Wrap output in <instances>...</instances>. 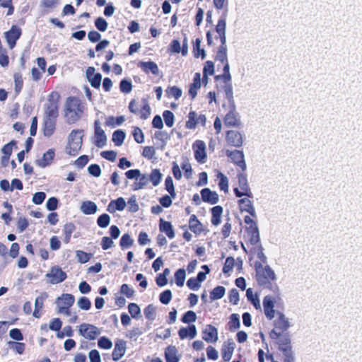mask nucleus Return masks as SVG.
Returning a JSON list of instances; mask_svg holds the SVG:
<instances>
[{"mask_svg":"<svg viewBox=\"0 0 362 362\" xmlns=\"http://www.w3.org/2000/svg\"><path fill=\"white\" fill-rule=\"evenodd\" d=\"M78 332L81 336L88 340L95 339L101 333L98 327L88 323H82L78 327Z\"/></svg>","mask_w":362,"mask_h":362,"instance_id":"obj_7","label":"nucleus"},{"mask_svg":"<svg viewBox=\"0 0 362 362\" xmlns=\"http://www.w3.org/2000/svg\"><path fill=\"white\" fill-rule=\"evenodd\" d=\"M217 178L219 180L218 186L221 190H223L224 192H228V177L223 174L221 172H218L217 175Z\"/></svg>","mask_w":362,"mask_h":362,"instance_id":"obj_41","label":"nucleus"},{"mask_svg":"<svg viewBox=\"0 0 362 362\" xmlns=\"http://www.w3.org/2000/svg\"><path fill=\"white\" fill-rule=\"evenodd\" d=\"M250 252L259 259L257 262H260L263 265L267 263V258L263 252V248L259 243L252 245L250 248Z\"/></svg>","mask_w":362,"mask_h":362,"instance_id":"obj_25","label":"nucleus"},{"mask_svg":"<svg viewBox=\"0 0 362 362\" xmlns=\"http://www.w3.org/2000/svg\"><path fill=\"white\" fill-rule=\"evenodd\" d=\"M74 301L75 298L73 295L69 293L62 294L56 300L58 311L61 310L62 308H70L74 305Z\"/></svg>","mask_w":362,"mask_h":362,"instance_id":"obj_16","label":"nucleus"},{"mask_svg":"<svg viewBox=\"0 0 362 362\" xmlns=\"http://www.w3.org/2000/svg\"><path fill=\"white\" fill-rule=\"evenodd\" d=\"M171 299L172 292L170 290H165L163 292H162L159 296L160 301L164 305L168 304Z\"/></svg>","mask_w":362,"mask_h":362,"instance_id":"obj_59","label":"nucleus"},{"mask_svg":"<svg viewBox=\"0 0 362 362\" xmlns=\"http://www.w3.org/2000/svg\"><path fill=\"white\" fill-rule=\"evenodd\" d=\"M163 175L158 169H153L151 174L148 175L149 181H151L153 186H157L160 182Z\"/></svg>","mask_w":362,"mask_h":362,"instance_id":"obj_42","label":"nucleus"},{"mask_svg":"<svg viewBox=\"0 0 362 362\" xmlns=\"http://www.w3.org/2000/svg\"><path fill=\"white\" fill-rule=\"evenodd\" d=\"M21 30L16 25H13L8 31L4 33L10 49H13L15 47L16 42L21 37Z\"/></svg>","mask_w":362,"mask_h":362,"instance_id":"obj_13","label":"nucleus"},{"mask_svg":"<svg viewBox=\"0 0 362 362\" xmlns=\"http://www.w3.org/2000/svg\"><path fill=\"white\" fill-rule=\"evenodd\" d=\"M134 240L128 233L124 234L120 239V246L122 248H127L132 245Z\"/></svg>","mask_w":362,"mask_h":362,"instance_id":"obj_62","label":"nucleus"},{"mask_svg":"<svg viewBox=\"0 0 362 362\" xmlns=\"http://www.w3.org/2000/svg\"><path fill=\"white\" fill-rule=\"evenodd\" d=\"M239 198L240 199L238 201V205L240 211L241 212H247L251 216L257 218L255 209L253 205V202L252 200L253 197L243 196V197Z\"/></svg>","mask_w":362,"mask_h":362,"instance_id":"obj_9","label":"nucleus"},{"mask_svg":"<svg viewBox=\"0 0 362 362\" xmlns=\"http://www.w3.org/2000/svg\"><path fill=\"white\" fill-rule=\"evenodd\" d=\"M165 189L169 192L173 198L176 197V194L174 189L173 182L171 177L168 176L165 181Z\"/></svg>","mask_w":362,"mask_h":362,"instance_id":"obj_55","label":"nucleus"},{"mask_svg":"<svg viewBox=\"0 0 362 362\" xmlns=\"http://www.w3.org/2000/svg\"><path fill=\"white\" fill-rule=\"evenodd\" d=\"M16 144L15 141H11L8 144H6L1 148V152L4 154L2 159L3 160H8L9 159L10 156L12 153L13 146Z\"/></svg>","mask_w":362,"mask_h":362,"instance_id":"obj_44","label":"nucleus"},{"mask_svg":"<svg viewBox=\"0 0 362 362\" xmlns=\"http://www.w3.org/2000/svg\"><path fill=\"white\" fill-rule=\"evenodd\" d=\"M226 140L228 145L233 147H240L243 144V134L236 130L228 131L226 136Z\"/></svg>","mask_w":362,"mask_h":362,"instance_id":"obj_11","label":"nucleus"},{"mask_svg":"<svg viewBox=\"0 0 362 362\" xmlns=\"http://www.w3.org/2000/svg\"><path fill=\"white\" fill-rule=\"evenodd\" d=\"M75 230V226L71 223H69L64 225V242L66 243H69L71 234Z\"/></svg>","mask_w":362,"mask_h":362,"instance_id":"obj_45","label":"nucleus"},{"mask_svg":"<svg viewBox=\"0 0 362 362\" xmlns=\"http://www.w3.org/2000/svg\"><path fill=\"white\" fill-rule=\"evenodd\" d=\"M166 362H178L177 349L175 346H168L165 352Z\"/></svg>","mask_w":362,"mask_h":362,"instance_id":"obj_39","label":"nucleus"},{"mask_svg":"<svg viewBox=\"0 0 362 362\" xmlns=\"http://www.w3.org/2000/svg\"><path fill=\"white\" fill-rule=\"evenodd\" d=\"M224 125L228 127H238L241 124L239 113L233 108L225 116L223 119Z\"/></svg>","mask_w":362,"mask_h":362,"instance_id":"obj_12","label":"nucleus"},{"mask_svg":"<svg viewBox=\"0 0 362 362\" xmlns=\"http://www.w3.org/2000/svg\"><path fill=\"white\" fill-rule=\"evenodd\" d=\"M216 59L223 64V74L217 76V79H222L225 82L231 81V75L230 73V66L228 60L227 47L219 46L216 53Z\"/></svg>","mask_w":362,"mask_h":362,"instance_id":"obj_4","label":"nucleus"},{"mask_svg":"<svg viewBox=\"0 0 362 362\" xmlns=\"http://www.w3.org/2000/svg\"><path fill=\"white\" fill-rule=\"evenodd\" d=\"M124 138L125 134L122 130H117L112 134V141L117 146H119L122 144Z\"/></svg>","mask_w":362,"mask_h":362,"instance_id":"obj_46","label":"nucleus"},{"mask_svg":"<svg viewBox=\"0 0 362 362\" xmlns=\"http://www.w3.org/2000/svg\"><path fill=\"white\" fill-rule=\"evenodd\" d=\"M127 206V203L124 198L119 197L116 200L110 202L107 206V210L110 213H114L116 210L122 211Z\"/></svg>","mask_w":362,"mask_h":362,"instance_id":"obj_28","label":"nucleus"},{"mask_svg":"<svg viewBox=\"0 0 362 362\" xmlns=\"http://www.w3.org/2000/svg\"><path fill=\"white\" fill-rule=\"evenodd\" d=\"M149 182L148 175L147 174H141L138 180L132 185V189L134 191L144 188Z\"/></svg>","mask_w":362,"mask_h":362,"instance_id":"obj_36","label":"nucleus"},{"mask_svg":"<svg viewBox=\"0 0 362 362\" xmlns=\"http://www.w3.org/2000/svg\"><path fill=\"white\" fill-rule=\"evenodd\" d=\"M194 157L201 163H204L206 159V145L202 141H197L194 145Z\"/></svg>","mask_w":362,"mask_h":362,"instance_id":"obj_15","label":"nucleus"},{"mask_svg":"<svg viewBox=\"0 0 362 362\" xmlns=\"http://www.w3.org/2000/svg\"><path fill=\"white\" fill-rule=\"evenodd\" d=\"M238 186L233 189L234 194L237 197H243V196L253 197V193L245 175L242 173L238 175Z\"/></svg>","mask_w":362,"mask_h":362,"instance_id":"obj_6","label":"nucleus"},{"mask_svg":"<svg viewBox=\"0 0 362 362\" xmlns=\"http://www.w3.org/2000/svg\"><path fill=\"white\" fill-rule=\"evenodd\" d=\"M185 276V270L184 269H180L175 272V278L177 286L182 287L184 285Z\"/></svg>","mask_w":362,"mask_h":362,"instance_id":"obj_47","label":"nucleus"},{"mask_svg":"<svg viewBox=\"0 0 362 362\" xmlns=\"http://www.w3.org/2000/svg\"><path fill=\"white\" fill-rule=\"evenodd\" d=\"M81 211L86 215L94 214L98 210L97 205L91 201H84L82 202Z\"/></svg>","mask_w":362,"mask_h":362,"instance_id":"obj_30","label":"nucleus"},{"mask_svg":"<svg viewBox=\"0 0 362 362\" xmlns=\"http://www.w3.org/2000/svg\"><path fill=\"white\" fill-rule=\"evenodd\" d=\"M200 44L201 40L199 39H197L194 45V57H199L201 55L202 58L204 59L206 57V54L204 50L201 49Z\"/></svg>","mask_w":362,"mask_h":362,"instance_id":"obj_60","label":"nucleus"},{"mask_svg":"<svg viewBox=\"0 0 362 362\" xmlns=\"http://www.w3.org/2000/svg\"><path fill=\"white\" fill-rule=\"evenodd\" d=\"M226 293V289L223 286H218L214 288L211 293H210V298L212 300H218L223 297Z\"/></svg>","mask_w":362,"mask_h":362,"instance_id":"obj_43","label":"nucleus"},{"mask_svg":"<svg viewBox=\"0 0 362 362\" xmlns=\"http://www.w3.org/2000/svg\"><path fill=\"white\" fill-rule=\"evenodd\" d=\"M144 315L146 318L150 320H153L156 318V307L153 305H148L145 309H144Z\"/></svg>","mask_w":362,"mask_h":362,"instance_id":"obj_56","label":"nucleus"},{"mask_svg":"<svg viewBox=\"0 0 362 362\" xmlns=\"http://www.w3.org/2000/svg\"><path fill=\"white\" fill-rule=\"evenodd\" d=\"M163 117L165 124L169 127H172L174 124L173 113L170 110H165L163 113Z\"/></svg>","mask_w":362,"mask_h":362,"instance_id":"obj_57","label":"nucleus"},{"mask_svg":"<svg viewBox=\"0 0 362 362\" xmlns=\"http://www.w3.org/2000/svg\"><path fill=\"white\" fill-rule=\"evenodd\" d=\"M56 119L45 118L44 119V134L46 136H50L54 132Z\"/></svg>","mask_w":362,"mask_h":362,"instance_id":"obj_34","label":"nucleus"},{"mask_svg":"<svg viewBox=\"0 0 362 362\" xmlns=\"http://www.w3.org/2000/svg\"><path fill=\"white\" fill-rule=\"evenodd\" d=\"M274 325L276 329L284 332L291 327V323L289 319L284 314L277 312L276 317L274 321Z\"/></svg>","mask_w":362,"mask_h":362,"instance_id":"obj_14","label":"nucleus"},{"mask_svg":"<svg viewBox=\"0 0 362 362\" xmlns=\"http://www.w3.org/2000/svg\"><path fill=\"white\" fill-rule=\"evenodd\" d=\"M197 320V315L194 311L189 310L183 315L182 321L184 323L194 322Z\"/></svg>","mask_w":362,"mask_h":362,"instance_id":"obj_61","label":"nucleus"},{"mask_svg":"<svg viewBox=\"0 0 362 362\" xmlns=\"http://www.w3.org/2000/svg\"><path fill=\"white\" fill-rule=\"evenodd\" d=\"M129 313L133 318L139 319L141 317L140 308L136 303H130L128 305Z\"/></svg>","mask_w":362,"mask_h":362,"instance_id":"obj_50","label":"nucleus"},{"mask_svg":"<svg viewBox=\"0 0 362 362\" xmlns=\"http://www.w3.org/2000/svg\"><path fill=\"white\" fill-rule=\"evenodd\" d=\"M59 95L57 93H52L48 98L45 107V118L57 119L58 117Z\"/></svg>","mask_w":362,"mask_h":362,"instance_id":"obj_5","label":"nucleus"},{"mask_svg":"<svg viewBox=\"0 0 362 362\" xmlns=\"http://www.w3.org/2000/svg\"><path fill=\"white\" fill-rule=\"evenodd\" d=\"M279 349L284 353V356L289 358L292 355L291 340L286 336H283L277 341Z\"/></svg>","mask_w":362,"mask_h":362,"instance_id":"obj_22","label":"nucleus"},{"mask_svg":"<svg viewBox=\"0 0 362 362\" xmlns=\"http://www.w3.org/2000/svg\"><path fill=\"white\" fill-rule=\"evenodd\" d=\"M159 228L160 230L163 233H165L170 239H173L175 237V231L173 228L172 224L170 222L165 221L161 218L160 220Z\"/></svg>","mask_w":362,"mask_h":362,"instance_id":"obj_32","label":"nucleus"},{"mask_svg":"<svg viewBox=\"0 0 362 362\" xmlns=\"http://www.w3.org/2000/svg\"><path fill=\"white\" fill-rule=\"evenodd\" d=\"M227 11L228 10L225 11L218 21L216 26V31L218 34L226 33Z\"/></svg>","mask_w":362,"mask_h":362,"instance_id":"obj_38","label":"nucleus"},{"mask_svg":"<svg viewBox=\"0 0 362 362\" xmlns=\"http://www.w3.org/2000/svg\"><path fill=\"white\" fill-rule=\"evenodd\" d=\"M182 90L177 86L169 87L166 90V93L169 97H173L175 100H177L182 96Z\"/></svg>","mask_w":362,"mask_h":362,"instance_id":"obj_52","label":"nucleus"},{"mask_svg":"<svg viewBox=\"0 0 362 362\" xmlns=\"http://www.w3.org/2000/svg\"><path fill=\"white\" fill-rule=\"evenodd\" d=\"M264 313L269 320H272L275 316L274 302L271 296H266L263 299Z\"/></svg>","mask_w":362,"mask_h":362,"instance_id":"obj_17","label":"nucleus"},{"mask_svg":"<svg viewBox=\"0 0 362 362\" xmlns=\"http://www.w3.org/2000/svg\"><path fill=\"white\" fill-rule=\"evenodd\" d=\"M47 293H42L39 296L35 298V310L33 313V316L36 318H39L41 316L40 310L43 308L44 301L47 298Z\"/></svg>","mask_w":362,"mask_h":362,"instance_id":"obj_27","label":"nucleus"},{"mask_svg":"<svg viewBox=\"0 0 362 362\" xmlns=\"http://www.w3.org/2000/svg\"><path fill=\"white\" fill-rule=\"evenodd\" d=\"M98 346L100 349H110L112 346V342L107 337H102L98 341Z\"/></svg>","mask_w":362,"mask_h":362,"instance_id":"obj_53","label":"nucleus"},{"mask_svg":"<svg viewBox=\"0 0 362 362\" xmlns=\"http://www.w3.org/2000/svg\"><path fill=\"white\" fill-rule=\"evenodd\" d=\"M254 267L258 285L263 288L272 289L273 283L276 280L274 271L269 265H263L260 262H255Z\"/></svg>","mask_w":362,"mask_h":362,"instance_id":"obj_1","label":"nucleus"},{"mask_svg":"<svg viewBox=\"0 0 362 362\" xmlns=\"http://www.w3.org/2000/svg\"><path fill=\"white\" fill-rule=\"evenodd\" d=\"M245 237L251 246L259 243V233L257 227L245 229Z\"/></svg>","mask_w":362,"mask_h":362,"instance_id":"obj_24","label":"nucleus"},{"mask_svg":"<svg viewBox=\"0 0 362 362\" xmlns=\"http://www.w3.org/2000/svg\"><path fill=\"white\" fill-rule=\"evenodd\" d=\"M150 114L151 109L148 104L145 100H143L141 102V107L140 108L138 115H139L140 117L142 119H146L150 115Z\"/></svg>","mask_w":362,"mask_h":362,"instance_id":"obj_48","label":"nucleus"},{"mask_svg":"<svg viewBox=\"0 0 362 362\" xmlns=\"http://www.w3.org/2000/svg\"><path fill=\"white\" fill-rule=\"evenodd\" d=\"M129 211L130 212L134 213L139 210V205L136 202V198L135 196H132L127 202Z\"/></svg>","mask_w":362,"mask_h":362,"instance_id":"obj_63","label":"nucleus"},{"mask_svg":"<svg viewBox=\"0 0 362 362\" xmlns=\"http://www.w3.org/2000/svg\"><path fill=\"white\" fill-rule=\"evenodd\" d=\"M197 329L194 325H191L188 327H182L178 331V335L181 339L189 338L194 339L197 336Z\"/></svg>","mask_w":362,"mask_h":362,"instance_id":"obj_23","label":"nucleus"},{"mask_svg":"<svg viewBox=\"0 0 362 362\" xmlns=\"http://www.w3.org/2000/svg\"><path fill=\"white\" fill-rule=\"evenodd\" d=\"M110 216L107 214H103L98 218L97 223L101 228H106L110 224Z\"/></svg>","mask_w":362,"mask_h":362,"instance_id":"obj_58","label":"nucleus"},{"mask_svg":"<svg viewBox=\"0 0 362 362\" xmlns=\"http://www.w3.org/2000/svg\"><path fill=\"white\" fill-rule=\"evenodd\" d=\"M86 76L93 87L97 88L100 87L102 76L100 74L95 73V68L88 67L86 70Z\"/></svg>","mask_w":362,"mask_h":362,"instance_id":"obj_20","label":"nucleus"},{"mask_svg":"<svg viewBox=\"0 0 362 362\" xmlns=\"http://www.w3.org/2000/svg\"><path fill=\"white\" fill-rule=\"evenodd\" d=\"M201 87L200 74L196 73L194 77L193 83L190 85L189 94L192 98H194L197 94V90Z\"/></svg>","mask_w":362,"mask_h":362,"instance_id":"obj_35","label":"nucleus"},{"mask_svg":"<svg viewBox=\"0 0 362 362\" xmlns=\"http://www.w3.org/2000/svg\"><path fill=\"white\" fill-rule=\"evenodd\" d=\"M84 110V105L81 100L75 97H69L65 103L64 117L69 124H74L79 120Z\"/></svg>","mask_w":362,"mask_h":362,"instance_id":"obj_2","label":"nucleus"},{"mask_svg":"<svg viewBox=\"0 0 362 362\" xmlns=\"http://www.w3.org/2000/svg\"><path fill=\"white\" fill-rule=\"evenodd\" d=\"M197 114L192 111L188 115V120L186 122V127L188 129H194L197 126Z\"/></svg>","mask_w":362,"mask_h":362,"instance_id":"obj_51","label":"nucleus"},{"mask_svg":"<svg viewBox=\"0 0 362 362\" xmlns=\"http://www.w3.org/2000/svg\"><path fill=\"white\" fill-rule=\"evenodd\" d=\"M139 66L145 71L146 74L152 73L154 75H158L159 73V69L157 64L151 61L144 62H141L139 63Z\"/></svg>","mask_w":362,"mask_h":362,"instance_id":"obj_33","label":"nucleus"},{"mask_svg":"<svg viewBox=\"0 0 362 362\" xmlns=\"http://www.w3.org/2000/svg\"><path fill=\"white\" fill-rule=\"evenodd\" d=\"M202 338L207 342H215L218 339L217 329L212 325H206L202 332Z\"/></svg>","mask_w":362,"mask_h":362,"instance_id":"obj_19","label":"nucleus"},{"mask_svg":"<svg viewBox=\"0 0 362 362\" xmlns=\"http://www.w3.org/2000/svg\"><path fill=\"white\" fill-rule=\"evenodd\" d=\"M240 326V317L238 314H232L230 317L229 327L231 331H235Z\"/></svg>","mask_w":362,"mask_h":362,"instance_id":"obj_49","label":"nucleus"},{"mask_svg":"<svg viewBox=\"0 0 362 362\" xmlns=\"http://www.w3.org/2000/svg\"><path fill=\"white\" fill-rule=\"evenodd\" d=\"M189 228L195 234H200L203 230V226L197 219L196 215L191 216L189 221Z\"/></svg>","mask_w":362,"mask_h":362,"instance_id":"obj_31","label":"nucleus"},{"mask_svg":"<svg viewBox=\"0 0 362 362\" xmlns=\"http://www.w3.org/2000/svg\"><path fill=\"white\" fill-rule=\"evenodd\" d=\"M223 208L221 206H216L211 209V223L214 226H218L221 223Z\"/></svg>","mask_w":362,"mask_h":362,"instance_id":"obj_37","label":"nucleus"},{"mask_svg":"<svg viewBox=\"0 0 362 362\" xmlns=\"http://www.w3.org/2000/svg\"><path fill=\"white\" fill-rule=\"evenodd\" d=\"M78 306L83 310H88L90 308V300L85 296L81 297L77 301Z\"/></svg>","mask_w":362,"mask_h":362,"instance_id":"obj_54","label":"nucleus"},{"mask_svg":"<svg viewBox=\"0 0 362 362\" xmlns=\"http://www.w3.org/2000/svg\"><path fill=\"white\" fill-rule=\"evenodd\" d=\"M49 279V283L57 284L62 282L66 278V274L62 269L57 266L52 267L50 271L46 274Z\"/></svg>","mask_w":362,"mask_h":362,"instance_id":"obj_10","label":"nucleus"},{"mask_svg":"<svg viewBox=\"0 0 362 362\" xmlns=\"http://www.w3.org/2000/svg\"><path fill=\"white\" fill-rule=\"evenodd\" d=\"M246 296L249 301L254 305L256 309L261 308L260 300L258 298L257 294L254 293L252 288H248L246 291Z\"/></svg>","mask_w":362,"mask_h":362,"instance_id":"obj_40","label":"nucleus"},{"mask_svg":"<svg viewBox=\"0 0 362 362\" xmlns=\"http://www.w3.org/2000/svg\"><path fill=\"white\" fill-rule=\"evenodd\" d=\"M94 138L95 144L98 147L102 148L106 144L107 137L104 130L101 127H98L95 129Z\"/></svg>","mask_w":362,"mask_h":362,"instance_id":"obj_29","label":"nucleus"},{"mask_svg":"<svg viewBox=\"0 0 362 362\" xmlns=\"http://www.w3.org/2000/svg\"><path fill=\"white\" fill-rule=\"evenodd\" d=\"M83 132L81 129H74L71 132L66 146V153L69 155H76L82 145Z\"/></svg>","mask_w":362,"mask_h":362,"instance_id":"obj_3","label":"nucleus"},{"mask_svg":"<svg viewBox=\"0 0 362 362\" xmlns=\"http://www.w3.org/2000/svg\"><path fill=\"white\" fill-rule=\"evenodd\" d=\"M126 341L123 339H117L115 341V348L112 356L114 361L119 360L125 354Z\"/></svg>","mask_w":362,"mask_h":362,"instance_id":"obj_18","label":"nucleus"},{"mask_svg":"<svg viewBox=\"0 0 362 362\" xmlns=\"http://www.w3.org/2000/svg\"><path fill=\"white\" fill-rule=\"evenodd\" d=\"M95 27L101 32H105L107 28V21L102 17L98 18L95 21Z\"/></svg>","mask_w":362,"mask_h":362,"instance_id":"obj_64","label":"nucleus"},{"mask_svg":"<svg viewBox=\"0 0 362 362\" xmlns=\"http://www.w3.org/2000/svg\"><path fill=\"white\" fill-rule=\"evenodd\" d=\"M226 155L230 159L231 162L239 167L243 171L246 170L245 156L242 151L227 149L226 150Z\"/></svg>","mask_w":362,"mask_h":362,"instance_id":"obj_8","label":"nucleus"},{"mask_svg":"<svg viewBox=\"0 0 362 362\" xmlns=\"http://www.w3.org/2000/svg\"><path fill=\"white\" fill-rule=\"evenodd\" d=\"M54 151L53 149H49L47 152H45L42 157L36 160L37 164L41 168H45L47 165H49L54 159Z\"/></svg>","mask_w":362,"mask_h":362,"instance_id":"obj_26","label":"nucleus"},{"mask_svg":"<svg viewBox=\"0 0 362 362\" xmlns=\"http://www.w3.org/2000/svg\"><path fill=\"white\" fill-rule=\"evenodd\" d=\"M201 195L204 202H208L211 204H215L219 200L218 194L214 191H211L209 188L203 189L201 191Z\"/></svg>","mask_w":362,"mask_h":362,"instance_id":"obj_21","label":"nucleus"}]
</instances>
